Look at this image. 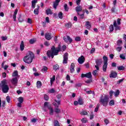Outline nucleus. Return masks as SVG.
I'll list each match as a JSON object with an SVG mask.
<instances>
[{"mask_svg": "<svg viewBox=\"0 0 126 126\" xmlns=\"http://www.w3.org/2000/svg\"><path fill=\"white\" fill-rule=\"evenodd\" d=\"M80 114L82 115V116H86L87 115V112L83 110L82 112H80Z\"/></svg>", "mask_w": 126, "mask_h": 126, "instance_id": "obj_30", "label": "nucleus"}, {"mask_svg": "<svg viewBox=\"0 0 126 126\" xmlns=\"http://www.w3.org/2000/svg\"><path fill=\"white\" fill-rule=\"evenodd\" d=\"M28 23H29L30 24H32V20L30 18L28 19Z\"/></svg>", "mask_w": 126, "mask_h": 126, "instance_id": "obj_58", "label": "nucleus"}, {"mask_svg": "<svg viewBox=\"0 0 126 126\" xmlns=\"http://www.w3.org/2000/svg\"><path fill=\"white\" fill-rule=\"evenodd\" d=\"M59 68H60V66H59L58 64H56L53 67V69H54V70H55V71L56 70H58V69H59Z\"/></svg>", "mask_w": 126, "mask_h": 126, "instance_id": "obj_32", "label": "nucleus"}, {"mask_svg": "<svg viewBox=\"0 0 126 126\" xmlns=\"http://www.w3.org/2000/svg\"><path fill=\"white\" fill-rule=\"evenodd\" d=\"M6 100L8 103H10V97L9 96H6Z\"/></svg>", "mask_w": 126, "mask_h": 126, "instance_id": "obj_47", "label": "nucleus"}, {"mask_svg": "<svg viewBox=\"0 0 126 126\" xmlns=\"http://www.w3.org/2000/svg\"><path fill=\"white\" fill-rule=\"evenodd\" d=\"M78 102L79 103V105H83V100L81 98H79Z\"/></svg>", "mask_w": 126, "mask_h": 126, "instance_id": "obj_39", "label": "nucleus"}, {"mask_svg": "<svg viewBox=\"0 0 126 126\" xmlns=\"http://www.w3.org/2000/svg\"><path fill=\"white\" fill-rule=\"evenodd\" d=\"M64 9L65 10V11H68V7H67V4H65L64 5Z\"/></svg>", "mask_w": 126, "mask_h": 126, "instance_id": "obj_41", "label": "nucleus"}, {"mask_svg": "<svg viewBox=\"0 0 126 126\" xmlns=\"http://www.w3.org/2000/svg\"><path fill=\"white\" fill-rule=\"evenodd\" d=\"M120 57V59H122V60L126 59V56H125V55H124L123 54H121Z\"/></svg>", "mask_w": 126, "mask_h": 126, "instance_id": "obj_46", "label": "nucleus"}, {"mask_svg": "<svg viewBox=\"0 0 126 126\" xmlns=\"http://www.w3.org/2000/svg\"><path fill=\"white\" fill-rule=\"evenodd\" d=\"M121 19L118 18L117 19V24L118 25H121Z\"/></svg>", "mask_w": 126, "mask_h": 126, "instance_id": "obj_57", "label": "nucleus"}, {"mask_svg": "<svg viewBox=\"0 0 126 126\" xmlns=\"http://www.w3.org/2000/svg\"><path fill=\"white\" fill-rule=\"evenodd\" d=\"M104 63H108V58L105 56H104L103 57Z\"/></svg>", "mask_w": 126, "mask_h": 126, "instance_id": "obj_27", "label": "nucleus"}, {"mask_svg": "<svg viewBox=\"0 0 126 126\" xmlns=\"http://www.w3.org/2000/svg\"><path fill=\"white\" fill-rule=\"evenodd\" d=\"M115 97H118L120 95V90H117L115 93H114Z\"/></svg>", "mask_w": 126, "mask_h": 126, "instance_id": "obj_33", "label": "nucleus"}, {"mask_svg": "<svg viewBox=\"0 0 126 126\" xmlns=\"http://www.w3.org/2000/svg\"><path fill=\"white\" fill-rule=\"evenodd\" d=\"M56 97L57 99H58V100H60L61 98H62V94H59L58 95L56 96Z\"/></svg>", "mask_w": 126, "mask_h": 126, "instance_id": "obj_52", "label": "nucleus"}, {"mask_svg": "<svg viewBox=\"0 0 126 126\" xmlns=\"http://www.w3.org/2000/svg\"><path fill=\"white\" fill-rule=\"evenodd\" d=\"M18 100L19 103H23L24 99L22 97V96H20V97H19Z\"/></svg>", "mask_w": 126, "mask_h": 126, "instance_id": "obj_36", "label": "nucleus"}, {"mask_svg": "<svg viewBox=\"0 0 126 126\" xmlns=\"http://www.w3.org/2000/svg\"><path fill=\"white\" fill-rule=\"evenodd\" d=\"M117 75H118V73H117V72H112L111 73L109 77H110V78H112V77L113 78H116V77H117Z\"/></svg>", "mask_w": 126, "mask_h": 126, "instance_id": "obj_13", "label": "nucleus"}, {"mask_svg": "<svg viewBox=\"0 0 126 126\" xmlns=\"http://www.w3.org/2000/svg\"><path fill=\"white\" fill-rule=\"evenodd\" d=\"M36 85L37 88H41V87L42 86V82L40 81H38L36 83Z\"/></svg>", "mask_w": 126, "mask_h": 126, "instance_id": "obj_22", "label": "nucleus"}, {"mask_svg": "<svg viewBox=\"0 0 126 126\" xmlns=\"http://www.w3.org/2000/svg\"><path fill=\"white\" fill-rule=\"evenodd\" d=\"M61 51L62 47H61V45H59L57 48H56L54 46H53L51 47V50L47 51V57H48V58L51 57L52 59H54V56H58L59 52H61Z\"/></svg>", "mask_w": 126, "mask_h": 126, "instance_id": "obj_1", "label": "nucleus"}, {"mask_svg": "<svg viewBox=\"0 0 126 126\" xmlns=\"http://www.w3.org/2000/svg\"><path fill=\"white\" fill-rule=\"evenodd\" d=\"M44 45L45 46H46L47 47H48V46H50V43H49V42H48V41H45L44 42Z\"/></svg>", "mask_w": 126, "mask_h": 126, "instance_id": "obj_62", "label": "nucleus"}, {"mask_svg": "<svg viewBox=\"0 0 126 126\" xmlns=\"http://www.w3.org/2000/svg\"><path fill=\"white\" fill-rule=\"evenodd\" d=\"M46 13L47 15H49V14H53V12H52V10H51V9H47L46 10Z\"/></svg>", "mask_w": 126, "mask_h": 126, "instance_id": "obj_23", "label": "nucleus"}, {"mask_svg": "<svg viewBox=\"0 0 126 126\" xmlns=\"http://www.w3.org/2000/svg\"><path fill=\"white\" fill-rule=\"evenodd\" d=\"M94 118V115L93 114V113L92 112L91 113V115H90V120H93V118Z\"/></svg>", "mask_w": 126, "mask_h": 126, "instance_id": "obj_61", "label": "nucleus"}, {"mask_svg": "<svg viewBox=\"0 0 126 126\" xmlns=\"http://www.w3.org/2000/svg\"><path fill=\"white\" fill-rule=\"evenodd\" d=\"M81 121L84 124H86V123H87V120L84 118H83Z\"/></svg>", "mask_w": 126, "mask_h": 126, "instance_id": "obj_56", "label": "nucleus"}, {"mask_svg": "<svg viewBox=\"0 0 126 126\" xmlns=\"http://www.w3.org/2000/svg\"><path fill=\"white\" fill-rule=\"evenodd\" d=\"M86 28L87 29H91V24L90 23V22L87 21L86 22Z\"/></svg>", "mask_w": 126, "mask_h": 126, "instance_id": "obj_16", "label": "nucleus"}, {"mask_svg": "<svg viewBox=\"0 0 126 126\" xmlns=\"http://www.w3.org/2000/svg\"><path fill=\"white\" fill-rule=\"evenodd\" d=\"M65 26L66 28H70L72 26V24L71 23H67L65 24Z\"/></svg>", "mask_w": 126, "mask_h": 126, "instance_id": "obj_25", "label": "nucleus"}, {"mask_svg": "<svg viewBox=\"0 0 126 126\" xmlns=\"http://www.w3.org/2000/svg\"><path fill=\"white\" fill-rule=\"evenodd\" d=\"M58 16H59V18H60V19H63V13L62 12H60L58 14Z\"/></svg>", "mask_w": 126, "mask_h": 126, "instance_id": "obj_45", "label": "nucleus"}, {"mask_svg": "<svg viewBox=\"0 0 126 126\" xmlns=\"http://www.w3.org/2000/svg\"><path fill=\"white\" fill-rule=\"evenodd\" d=\"M96 64L97 65H101L102 64V59H97L96 61Z\"/></svg>", "mask_w": 126, "mask_h": 126, "instance_id": "obj_20", "label": "nucleus"}, {"mask_svg": "<svg viewBox=\"0 0 126 126\" xmlns=\"http://www.w3.org/2000/svg\"><path fill=\"white\" fill-rule=\"evenodd\" d=\"M107 66H108V63H104L102 68H103V71H104L105 72H106V71H107Z\"/></svg>", "mask_w": 126, "mask_h": 126, "instance_id": "obj_21", "label": "nucleus"}, {"mask_svg": "<svg viewBox=\"0 0 126 126\" xmlns=\"http://www.w3.org/2000/svg\"><path fill=\"white\" fill-rule=\"evenodd\" d=\"M64 42H65L66 43H67V42H69V43H71V42H72V39H71V38H70V37H69V36H67L66 37L64 36L63 38Z\"/></svg>", "mask_w": 126, "mask_h": 126, "instance_id": "obj_7", "label": "nucleus"}, {"mask_svg": "<svg viewBox=\"0 0 126 126\" xmlns=\"http://www.w3.org/2000/svg\"><path fill=\"white\" fill-rule=\"evenodd\" d=\"M54 126H61L60 123L58 120H54Z\"/></svg>", "mask_w": 126, "mask_h": 126, "instance_id": "obj_24", "label": "nucleus"}, {"mask_svg": "<svg viewBox=\"0 0 126 126\" xmlns=\"http://www.w3.org/2000/svg\"><path fill=\"white\" fill-rule=\"evenodd\" d=\"M18 21L19 22H23V21H24V19H22L21 17H19L18 18Z\"/></svg>", "mask_w": 126, "mask_h": 126, "instance_id": "obj_54", "label": "nucleus"}, {"mask_svg": "<svg viewBox=\"0 0 126 126\" xmlns=\"http://www.w3.org/2000/svg\"><path fill=\"white\" fill-rule=\"evenodd\" d=\"M68 60V54L65 53L63 56V63H67V61Z\"/></svg>", "mask_w": 126, "mask_h": 126, "instance_id": "obj_5", "label": "nucleus"}, {"mask_svg": "<svg viewBox=\"0 0 126 126\" xmlns=\"http://www.w3.org/2000/svg\"><path fill=\"white\" fill-rule=\"evenodd\" d=\"M48 108L49 110V115L53 116L54 115V109L51 106H48Z\"/></svg>", "mask_w": 126, "mask_h": 126, "instance_id": "obj_14", "label": "nucleus"}, {"mask_svg": "<svg viewBox=\"0 0 126 126\" xmlns=\"http://www.w3.org/2000/svg\"><path fill=\"white\" fill-rule=\"evenodd\" d=\"M17 75H18V71L16 70L14 71L12 74V76L15 77V76H17Z\"/></svg>", "mask_w": 126, "mask_h": 126, "instance_id": "obj_34", "label": "nucleus"}, {"mask_svg": "<svg viewBox=\"0 0 126 126\" xmlns=\"http://www.w3.org/2000/svg\"><path fill=\"white\" fill-rule=\"evenodd\" d=\"M55 112L56 114H60V113H61V110L58 108H55Z\"/></svg>", "mask_w": 126, "mask_h": 126, "instance_id": "obj_37", "label": "nucleus"}, {"mask_svg": "<svg viewBox=\"0 0 126 126\" xmlns=\"http://www.w3.org/2000/svg\"><path fill=\"white\" fill-rule=\"evenodd\" d=\"M36 39L34 38V39H32L30 40V43L31 44H34V43H35L36 42Z\"/></svg>", "mask_w": 126, "mask_h": 126, "instance_id": "obj_38", "label": "nucleus"}, {"mask_svg": "<svg viewBox=\"0 0 126 126\" xmlns=\"http://www.w3.org/2000/svg\"><path fill=\"white\" fill-rule=\"evenodd\" d=\"M123 81H124V79L119 80L118 81H117V84H120L121 82H123Z\"/></svg>", "mask_w": 126, "mask_h": 126, "instance_id": "obj_59", "label": "nucleus"}, {"mask_svg": "<svg viewBox=\"0 0 126 126\" xmlns=\"http://www.w3.org/2000/svg\"><path fill=\"white\" fill-rule=\"evenodd\" d=\"M44 97V99L46 101H48V100H49V96L45 94Z\"/></svg>", "mask_w": 126, "mask_h": 126, "instance_id": "obj_55", "label": "nucleus"}, {"mask_svg": "<svg viewBox=\"0 0 126 126\" xmlns=\"http://www.w3.org/2000/svg\"><path fill=\"white\" fill-rule=\"evenodd\" d=\"M38 1V0H33L32 1V8H35L36 5V2Z\"/></svg>", "mask_w": 126, "mask_h": 126, "instance_id": "obj_18", "label": "nucleus"}, {"mask_svg": "<svg viewBox=\"0 0 126 126\" xmlns=\"http://www.w3.org/2000/svg\"><path fill=\"white\" fill-rule=\"evenodd\" d=\"M116 10V6H114L112 8H111V11L112 12H114Z\"/></svg>", "mask_w": 126, "mask_h": 126, "instance_id": "obj_63", "label": "nucleus"}, {"mask_svg": "<svg viewBox=\"0 0 126 126\" xmlns=\"http://www.w3.org/2000/svg\"><path fill=\"white\" fill-rule=\"evenodd\" d=\"M61 1V0H56L53 4V7L55 9H57V6L59 5V2Z\"/></svg>", "mask_w": 126, "mask_h": 126, "instance_id": "obj_12", "label": "nucleus"}, {"mask_svg": "<svg viewBox=\"0 0 126 126\" xmlns=\"http://www.w3.org/2000/svg\"><path fill=\"white\" fill-rule=\"evenodd\" d=\"M104 122L105 123L106 126H107V125L109 124L110 123V121H109L108 119H105L104 120Z\"/></svg>", "mask_w": 126, "mask_h": 126, "instance_id": "obj_42", "label": "nucleus"}, {"mask_svg": "<svg viewBox=\"0 0 126 126\" xmlns=\"http://www.w3.org/2000/svg\"><path fill=\"white\" fill-rule=\"evenodd\" d=\"M118 70H125V67L123 65L119 66L117 67Z\"/></svg>", "mask_w": 126, "mask_h": 126, "instance_id": "obj_28", "label": "nucleus"}, {"mask_svg": "<svg viewBox=\"0 0 126 126\" xmlns=\"http://www.w3.org/2000/svg\"><path fill=\"white\" fill-rule=\"evenodd\" d=\"M97 72H98V71L97 70H94L92 72L93 75H94V76L97 75Z\"/></svg>", "mask_w": 126, "mask_h": 126, "instance_id": "obj_44", "label": "nucleus"}, {"mask_svg": "<svg viewBox=\"0 0 126 126\" xmlns=\"http://www.w3.org/2000/svg\"><path fill=\"white\" fill-rule=\"evenodd\" d=\"M122 49H123L122 47H118L116 48V50L118 51V52H121Z\"/></svg>", "mask_w": 126, "mask_h": 126, "instance_id": "obj_51", "label": "nucleus"}, {"mask_svg": "<svg viewBox=\"0 0 126 126\" xmlns=\"http://www.w3.org/2000/svg\"><path fill=\"white\" fill-rule=\"evenodd\" d=\"M62 51H65L66 50V46L65 45H63V46L62 48Z\"/></svg>", "mask_w": 126, "mask_h": 126, "instance_id": "obj_60", "label": "nucleus"}, {"mask_svg": "<svg viewBox=\"0 0 126 126\" xmlns=\"http://www.w3.org/2000/svg\"><path fill=\"white\" fill-rule=\"evenodd\" d=\"M109 106H114L115 105V101L114 100H111L109 102Z\"/></svg>", "mask_w": 126, "mask_h": 126, "instance_id": "obj_35", "label": "nucleus"}, {"mask_svg": "<svg viewBox=\"0 0 126 126\" xmlns=\"http://www.w3.org/2000/svg\"><path fill=\"white\" fill-rule=\"evenodd\" d=\"M79 15L80 16V18H81V19H83V18H84V13L80 14L79 13Z\"/></svg>", "mask_w": 126, "mask_h": 126, "instance_id": "obj_53", "label": "nucleus"}, {"mask_svg": "<svg viewBox=\"0 0 126 126\" xmlns=\"http://www.w3.org/2000/svg\"><path fill=\"white\" fill-rule=\"evenodd\" d=\"M24 42L23 41H22L20 46V50L22 51H23L24 50Z\"/></svg>", "mask_w": 126, "mask_h": 126, "instance_id": "obj_19", "label": "nucleus"}, {"mask_svg": "<svg viewBox=\"0 0 126 126\" xmlns=\"http://www.w3.org/2000/svg\"><path fill=\"white\" fill-rule=\"evenodd\" d=\"M82 6L78 5V6L76 7L75 8V10L78 14V15H79V12H80V11H82Z\"/></svg>", "mask_w": 126, "mask_h": 126, "instance_id": "obj_9", "label": "nucleus"}, {"mask_svg": "<svg viewBox=\"0 0 126 126\" xmlns=\"http://www.w3.org/2000/svg\"><path fill=\"white\" fill-rule=\"evenodd\" d=\"M109 102V96L105 95L103 98V95H101L100 97L99 103H101L103 106H107L108 102Z\"/></svg>", "mask_w": 126, "mask_h": 126, "instance_id": "obj_4", "label": "nucleus"}, {"mask_svg": "<svg viewBox=\"0 0 126 126\" xmlns=\"http://www.w3.org/2000/svg\"><path fill=\"white\" fill-rule=\"evenodd\" d=\"M45 39L48 41H50L52 38L53 36L51 33H46L45 35Z\"/></svg>", "mask_w": 126, "mask_h": 126, "instance_id": "obj_8", "label": "nucleus"}, {"mask_svg": "<svg viewBox=\"0 0 126 126\" xmlns=\"http://www.w3.org/2000/svg\"><path fill=\"white\" fill-rule=\"evenodd\" d=\"M18 11V9H16L14 12V14H13V19H14V21H16V14H17V12Z\"/></svg>", "mask_w": 126, "mask_h": 126, "instance_id": "obj_17", "label": "nucleus"}, {"mask_svg": "<svg viewBox=\"0 0 126 126\" xmlns=\"http://www.w3.org/2000/svg\"><path fill=\"white\" fill-rule=\"evenodd\" d=\"M75 65L74 63H72L71 65H70V71L71 73H73L74 72V67Z\"/></svg>", "mask_w": 126, "mask_h": 126, "instance_id": "obj_15", "label": "nucleus"}, {"mask_svg": "<svg viewBox=\"0 0 126 126\" xmlns=\"http://www.w3.org/2000/svg\"><path fill=\"white\" fill-rule=\"evenodd\" d=\"M86 77L87 78H91L92 77V75L91 74V72H89L86 74Z\"/></svg>", "mask_w": 126, "mask_h": 126, "instance_id": "obj_29", "label": "nucleus"}, {"mask_svg": "<svg viewBox=\"0 0 126 126\" xmlns=\"http://www.w3.org/2000/svg\"><path fill=\"white\" fill-rule=\"evenodd\" d=\"M110 32H113L114 31V26L113 25H111L109 27Z\"/></svg>", "mask_w": 126, "mask_h": 126, "instance_id": "obj_40", "label": "nucleus"}, {"mask_svg": "<svg viewBox=\"0 0 126 126\" xmlns=\"http://www.w3.org/2000/svg\"><path fill=\"white\" fill-rule=\"evenodd\" d=\"M75 41H77V42H79V41H81V38L79 36L76 37L75 39Z\"/></svg>", "mask_w": 126, "mask_h": 126, "instance_id": "obj_49", "label": "nucleus"}, {"mask_svg": "<svg viewBox=\"0 0 126 126\" xmlns=\"http://www.w3.org/2000/svg\"><path fill=\"white\" fill-rule=\"evenodd\" d=\"M50 93H55V89H51L50 91H49Z\"/></svg>", "mask_w": 126, "mask_h": 126, "instance_id": "obj_64", "label": "nucleus"}, {"mask_svg": "<svg viewBox=\"0 0 126 126\" xmlns=\"http://www.w3.org/2000/svg\"><path fill=\"white\" fill-rule=\"evenodd\" d=\"M113 94H114V91H110L109 92V95H110V96L111 97V98H112V97H113Z\"/></svg>", "mask_w": 126, "mask_h": 126, "instance_id": "obj_50", "label": "nucleus"}, {"mask_svg": "<svg viewBox=\"0 0 126 126\" xmlns=\"http://www.w3.org/2000/svg\"><path fill=\"white\" fill-rule=\"evenodd\" d=\"M1 88L3 93H7V92H8V90H9V87L7 85L6 80L4 79L1 81Z\"/></svg>", "mask_w": 126, "mask_h": 126, "instance_id": "obj_3", "label": "nucleus"}, {"mask_svg": "<svg viewBox=\"0 0 126 126\" xmlns=\"http://www.w3.org/2000/svg\"><path fill=\"white\" fill-rule=\"evenodd\" d=\"M55 80H56V76H53V77L51 78L50 80V83L51 85L52 84H53V83H54V81H55Z\"/></svg>", "mask_w": 126, "mask_h": 126, "instance_id": "obj_31", "label": "nucleus"}, {"mask_svg": "<svg viewBox=\"0 0 126 126\" xmlns=\"http://www.w3.org/2000/svg\"><path fill=\"white\" fill-rule=\"evenodd\" d=\"M113 26L116 31L121 30V27L118 26L117 24V21H116V20L114 21Z\"/></svg>", "mask_w": 126, "mask_h": 126, "instance_id": "obj_11", "label": "nucleus"}, {"mask_svg": "<svg viewBox=\"0 0 126 126\" xmlns=\"http://www.w3.org/2000/svg\"><path fill=\"white\" fill-rule=\"evenodd\" d=\"M117 46L119 47L122 46V44H123V41L122 40H118L117 42Z\"/></svg>", "mask_w": 126, "mask_h": 126, "instance_id": "obj_26", "label": "nucleus"}, {"mask_svg": "<svg viewBox=\"0 0 126 126\" xmlns=\"http://www.w3.org/2000/svg\"><path fill=\"white\" fill-rule=\"evenodd\" d=\"M34 14H39V9L35 8L34 10Z\"/></svg>", "mask_w": 126, "mask_h": 126, "instance_id": "obj_48", "label": "nucleus"}, {"mask_svg": "<svg viewBox=\"0 0 126 126\" xmlns=\"http://www.w3.org/2000/svg\"><path fill=\"white\" fill-rule=\"evenodd\" d=\"M47 70H48V68L46 66H43L41 69V71H42V72L43 71H47Z\"/></svg>", "mask_w": 126, "mask_h": 126, "instance_id": "obj_43", "label": "nucleus"}, {"mask_svg": "<svg viewBox=\"0 0 126 126\" xmlns=\"http://www.w3.org/2000/svg\"><path fill=\"white\" fill-rule=\"evenodd\" d=\"M85 61V58H84V56H81L80 57H79L78 59V62L80 64H82Z\"/></svg>", "mask_w": 126, "mask_h": 126, "instance_id": "obj_6", "label": "nucleus"}, {"mask_svg": "<svg viewBox=\"0 0 126 126\" xmlns=\"http://www.w3.org/2000/svg\"><path fill=\"white\" fill-rule=\"evenodd\" d=\"M11 83L13 85L16 86L17 85V83L18 82V80L17 79V78H13L11 80Z\"/></svg>", "mask_w": 126, "mask_h": 126, "instance_id": "obj_10", "label": "nucleus"}, {"mask_svg": "<svg viewBox=\"0 0 126 126\" xmlns=\"http://www.w3.org/2000/svg\"><path fill=\"white\" fill-rule=\"evenodd\" d=\"M35 58L34 53L32 52H29L26 56L24 57L23 61L26 63H31L33 61V59Z\"/></svg>", "mask_w": 126, "mask_h": 126, "instance_id": "obj_2", "label": "nucleus"}]
</instances>
